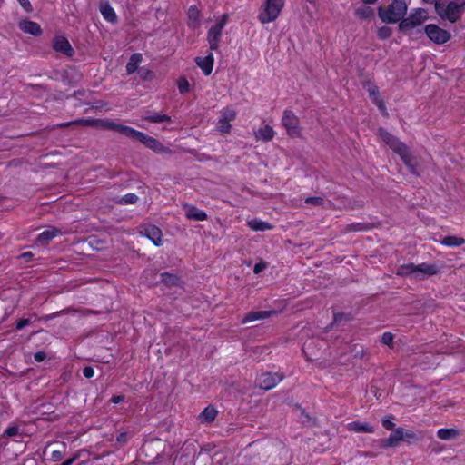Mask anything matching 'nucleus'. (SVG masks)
Instances as JSON below:
<instances>
[{
  "label": "nucleus",
  "mask_w": 465,
  "mask_h": 465,
  "mask_svg": "<svg viewBox=\"0 0 465 465\" xmlns=\"http://www.w3.org/2000/svg\"><path fill=\"white\" fill-rule=\"evenodd\" d=\"M400 157L404 162V163L409 168V170L411 173H413L415 175H419L418 163H417L416 159L411 156L409 150L406 151V153L401 154Z\"/></svg>",
  "instance_id": "obj_23"
},
{
  "label": "nucleus",
  "mask_w": 465,
  "mask_h": 465,
  "mask_svg": "<svg viewBox=\"0 0 465 465\" xmlns=\"http://www.w3.org/2000/svg\"><path fill=\"white\" fill-rule=\"evenodd\" d=\"M401 440H404V430L402 428H398L394 433L391 434L388 438L386 446L395 447Z\"/></svg>",
  "instance_id": "obj_27"
},
{
  "label": "nucleus",
  "mask_w": 465,
  "mask_h": 465,
  "mask_svg": "<svg viewBox=\"0 0 465 465\" xmlns=\"http://www.w3.org/2000/svg\"><path fill=\"white\" fill-rule=\"evenodd\" d=\"M162 235L163 234H143L146 240H150L155 246H161L163 244Z\"/></svg>",
  "instance_id": "obj_37"
},
{
  "label": "nucleus",
  "mask_w": 465,
  "mask_h": 465,
  "mask_svg": "<svg viewBox=\"0 0 465 465\" xmlns=\"http://www.w3.org/2000/svg\"><path fill=\"white\" fill-rule=\"evenodd\" d=\"M20 4L21 7L26 11L27 13H30L33 11L32 5L29 0H17Z\"/></svg>",
  "instance_id": "obj_45"
},
{
  "label": "nucleus",
  "mask_w": 465,
  "mask_h": 465,
  "mask_svg": "<svg viewBox=\"0 0 465 465\" xmlns=\"http://www.w3.org/2000/svg\"><path fill=\"white\" fill-rule=\"evenodd\" d=\"M305 203L312 204L316 206H322L324 204V199L320 196H312L305 199Z\"/></svg>",
  "instance_id": "obj_40"
},
{
  "label": "nucleus",
  "mask_w": 465,
  "mask_h": 465,
  "mask_svg": "<svg viewBox=\"0 0 465 465\" xmlns=\"http://www.w3.org/2000/svg\"><path fill=\"white\" fill-rule=\"evenodd\" d=\"M382 425L386 430H393L395 426V424L392 421L387 419L382 420Z\"/></svg>",
  "instance_id": "obj_51"
},
{
  "label": "nucleus",
  "mask_w": 465,
  "mask_h": 465,
  "mask_svg": "<svg viewBox=\"0 0 465 465\" xmlns=\"http://www.w3.org/2000/svg\"><path fill=\"white\" fill-rule=\"evenodd\" d=\"M188 25L192 28H196L200 25V11L194 5L191 6L188 10Z\"/></svg>",
  "instance_id": "obj_24"
},
{
  "label": "nucleus",
  "mask_w": 465,
  "mask_h": 465,
  "mask_svg": "<svg viewBox=\"0 0 465 465\" xmlns=\"http://www.w3.org/2000/svg\"><path fill=\"white\" fill-rule=\"evenodd\" d=\"M347 321L349 320V316L347 314H344L342 312H338L334 314L332 324L341 322V321Z\"/></svg>",
  "instance_id": "obj_46"
},
{
  "label": "nucleus",
  "mask_w": 465,
  "mask_h": 465,
  "mask_svg": "<svg viewBox=\"0 0 465 465\" xmlns=\"http://www.w3.org/2000/svg\"><path fill=\"white\" fill-rule=\"evenodd\" d=\"M124 397L123 395H114L111 399L112 402H114V404H118V403L124 401Z\"/></svg>",
  "instance_id": "obj_56"
},
{
  "label": "nucleus",
  "mask_w": 465,
  "mask_h": 465,
  "mask_svg": "<svg viewBox=\"0 0 465 465\" xmlns=\"http://www.w3.org/2000/svg\"><path fill=\"white\" fill-rule=\"evenodd\" d=\"M195 62L205 75H209L212 73L214 62L213 54H209L205 57H197Z\"/></svg>",
  "instance_id": "obj_15"
},
{
  "label": "nucleus",
  "mask_w": 465,
  "mask_h": 465,
  "mask_svg": "<svg viewBox=\"0 0 465 465\" xmlns=\"http://www.w3.org/2000/svg\"><path fill=\"white\" fill-rule=\"evenodd\" d=\"M103 127L109 129V130L115 131L119 134L125 135L128 138L132 137L133 133L134 131V129L132 127H129L127 125H123V124L112 122V121H104L103 123Z\"/></svg>",
  "instance_id": "obj_14"
},
{
  "label": "nucleus",
  "mask_w": 465,
  "mask_h": 465,
  "mask_svg": "<svg viewBox=\"0 0 465 465\" xmlns=\"http://www.w3.org/2000/svg\"><path fill=\"white\" fill-rule=\"evenodd\" d=\"M53 47L56 52L62 53L67 56H72L74 54L69 41L64 36H55L53 42Z\"/></svg>",
  "instance_id": "obj_13"
},
{
  "label": "nucleus",
  "mask_w": 465,
  "mask_h": 465,
  "mask_svg": "<svg viewBox=\"0 0 465 465\" xmlns=\"http://www.w3.org/2000/svg\"><path fill=\"white\" fill-rule=\"evenodd\" d=\"M178 88L181 94L188 93L190 90V84L185 78L178 81Z\"/></svg>",
  "instance_id": "obj_41"
},
{
  "label": "nucleus",
  "mask_w": 465,
  "mask_h": 465,
  "mask_svg": "<svg viewBox=\"0 0 465 465\" xmlns=\"http://www.w3.org/2000/svg\"><path fill=\"white\" fill-rule=\"evenodd\" d=\"M138 201V196L134 193H127L122 197L120 203L124 204H134Z\"/></svg>",
  "instance_id": "obj_39"
},
{
  "label": "nucleus",
  "mask_w": 465,
  "mask_h": 465,
  "mask_svg": "<svg viewBox=\"0 0 465 465\" xmlns=\"http://www.w3.org/2000/svg\"><path fill=\"white\" fill-rule=\"evenodd\" d=\"M231 128H232L231 123H229L228 121H225L222 118L218 119V122L216 124V129L221 134H228L231 131Z\"/></svg>",
  "instance_id": "obj_34"
},
{
  "label": "nucleus",
  "mask_w": 465,
  "mask_h": 465,
  "mask_svg": "<svg viewBox=\"0 0 465 465\" xmlns=\"http://www.w3.org/2000/svg\"><path fill=\"white\" fill-rule=\"evenodd\" d=\"M379 229H381V228L378 222L357 223H351L348 226V230L350 232L370 231V230H379Z\"/></svg>",
  "instance_id": "obj_21"
},
{
  "label": "nucleus",
  "mask_w": 465,
  "mask_h": 465,
  "mask_svg": "<svg viewBox=\"0 0 465 465\" xmlns=\"http://www.w3.org/2000/svg\"><path fill=\"white\" fill-rule=\"evenodd\" d=\"M30 320L29 319H24V320H21L19 321L17 323H16V329L18 330H21L22 328L27 326L30 324Z\"/></svg>",
  "instance_id": "obj_53"
},
{
  "label": "nucleus",
  "mask_w": 465,
  "mask_h": 465,
  "mask_svg": "<svg viewBox=\"0 0 465 465\" xmlns=\"http://www.w3.org/2000/svg\"><path fill=\"white\" fill-rule=\"evenodd\" d=\"M364 4L370 5L374 4L377 0H362Z\"/></svg>",
  "instance_id": "obj_63"
},
{
  "label": "nucleus",
  "mask_w": 465,
  "mask_h": 465,
  "mask_svg": "<svg viewBox=\"0 0 465 465\" xmlns=\"http://www.w3.org/2000/svg\"><path fill=\"white\" fill-rule=\"evenodd\" d=\"M248 225L250 229L252 231H267L272 229V226L270 223L262 222L259 219H253L249 221Z\"/></svg>",
  "instance_id": "obj_30"
},
{
  "label": "nucleus",
  "mask_w": 465,
  "mask_h": 465,
  "mask_svg": "<svg viewBox=\"0 0 465 465\" xmlns=\"http://www.w3.org/2000/svg\"><path fill=\"white\" fill-rule=\"evenodd\" d=\"M283 6L284 0H265L258 16L259 21L262 24L274 21L279 16Z\"/></svg>",
  "instance_id": "obj_5"
},
{
  "label": "nucleus",
  "mask_w": 465,
  "mask_h": 465,
  "mask_svg": "<svg viewBox=\"0 0 465 465\" xmlns=\"http://www.w3.org/2000/svg\"><path fill=\"white\" fill-rule=\"evenodd\" d=\"M437 436L440 440H451L458 436V430L455 429H440L437 431Z\"/></svg>",
  "instance_id": "obj_32"
},
{
  "label": "nucleus",
  "mask_w": 465,
  "mask_h": 465,
  "mask_svg": "<svg viewBox=\"0 0 465 465\" xmlns=\"http://www.w3.org/2000/svg\"><path fill=\"white\" fill-rule=\"evenodd\" d=\"M51 457L54 461H58L63 458V453L60 450H54Z\"/></svg>",
  "instance_id": "obj_52"
},
{
  "label": "nucleus",
  "mask_w": 465,
  "mask_h": 465,
  "mask_svg": "<svg viewBox=\"0 0 465 465\" xmlns=\"http://www.w3.org/2000/svg\"><path fill=\"white\" fill-rule=\"evenodd\" d=\"M464 7L465 0H452L448 5H444L440 1L435 2L437 15L450 23H455L461 17Z\"/></svg>",
  "instance_id": "obj_2"
},
{
  "label": "nucleus",
  "mask_w": 465,
  "mask_h": 465,
  "mask_svg": "<svg viewBox=\"0 0 465 465\" xmlns=\"http://www.w3.org/2000/svg\"><path fill=\"white\" fill-rule=\"evenodd\" d=\"M143 119L150 123H163V122L171 123L172 122V119L169 115L159 114V113H153V114L145 115L143 117Z\"/></svg>",
  "instance_id": "obj_31"
},
{
  "label": "nucleus",
  "mask_w": 465,
  "mask_h": 465,
  "mask_svg": "<svg viewBox=\"0 0 465 465\" xmlns=\"http://www.w3.org/2000/svg\"><path fill=\"white\" fill-rule=\"evenodd\" d=\"M266 268V263L265 262H258L254 265V268H253V272L255 274H258L260 273L262 271H263L264 269Z\"/></svg>",
  "instance_id": "obj_49"
},
{
  "label": "nucleus",
  "mask_w": 465,
  "mask_h": 465,
  "mask_svg": "<svg viewBox=\"0 0 465 465\" xmlns=\"http://www.w3.org/2000/svg\"><path fill=\"white\" fill-rule=\"evenodd\" d=\"M217 413L218 411L213 406H208L199 414L198 420L202 424L211 423L215 420Z\"/></svg>",
  "instance_id": "obj_20"
},
{
  "label": "nucleus",
  "mask_w": 465,
  "mask_h": 465,
  "mask_svg": "<svg viewBox=\"0 0 465 465\" xmlns=\"http://www.w3.org/2000/svg\"><path fill=\"white\" fill-rule=\"evenodd\" d=\"M185 215L188 219L194 221H203L207 218L205 212L198 209L193 205L187 204L184 206Z\"/></svg>",
  "instance_id": "obj_17"
},
{
  "label": "nucleus",
  "mask_w": 465,
  "mask_h": 465,
  "mask_svg": "<svg viewBox=\"0 0 465 465\" xmlns=\"http://www.w3.org/2000/svg\"><path fill=\"white\" fill-rule=\"evenodd\" d=\"M132 139L137 140L143 143L146 147L155 152H165L166 148L158 140L153 136L147 135L146 134L137 131L134 129Z\"/></svg>",
  "instance_id": "obj_10"
},
{
  "label": "nucleus",
  "mask_w": 465,
  "mask_h": 465,
  "mask_svg": "<svg viewBox=\"0 0 465 465\" xmlns=\"http://www.w3.org/2000/svg\"><path fill=\"white\" fill-rule=\"evenodd\" d=\"M54 235L55 234H39L35 243L37 245L45 246L50 242V241L54 238Z\"/></svg>",
  "instance_id": "obj_36"
},
{
  "label": "nucleus",
  "mask_w": 465,
  "mask_h": 465,
  "mask_svg": "<svg viewBox=\"0 0 465 465\" xmlns=\"http://www.w3.org/2000/svg\"><path fill=\"white\" fill-rule=\"evenodd\" d=\"M347 429L350 431L357 433H372L374 431L373 427L368 422L361 423L359 421H353L348 423Z\"/></svg>",
  "instance_id": "obj_19"
},
{
  "label": "nucleus",
  "mask_w": 465,
  "mask_h": 465,
  "mask_svg": "<svg viewBox=\"0 0 465 465\" xmlns=\"http://www.w3.org/2000/svg\"><path fill=\"white\" fill-rule=\"evenodd\" d=\"M428 18L427 10L416 8L400 22L399 29L405 34L411 35L416 27L421 25Z\"/></svg>",
  "instance_id": "obj_4"
},
{
  "label": "nucleus",
  "mask_w": 465,
  "mask_h": 465,
  "mask_svg": "<svg viewBox=\"0 0 465 465\" xmlns=\"http://www.w3.org/2000/svg\"><path fill=\"white\" fill-rule=\"evenodd\" d=\"M87 122H88L87 120H83V119H81V120H76V121H74V122H71V123H67V124H64V126H68V125H70V124H85V123H87Z\"/></svg>",
  "instance_id": "obj_61"
},
{
  "label": "nucleus",
  "mask_w": 465,
  "mask_h": 465,
  "mask_svg": "<svg viewBox=\"0 0 465 465\" xmlns=\"http://www.w3.org/2000/svg\"><path fill=\"white\" fill-rule=\"evenodd\" d=\"M441 242L448 246H460L465 242V240L461 237L449 235L444 237Z\"/></svg>",
  "instance_id": "obj_33"
},
{
  "label": "nucleus",
  "mask_w": 465,
  "mask_h": 465,
  "mask_svg": "<svg viewBox=\"0 0 465 465\" xmlns=\"http://www.w3.org/2000/svg\"><path fill=\"white\" fill-rule=\"evenodd\" d=\"M407 12V4L403 0H393L389 5L387 10L383 7H379L378 15L380 18L385 23H397L403 19Z\"/></svg>",
  "instance_id": "obj_3"
},
{
  "label": "nucleus",
  "mask_w": 465,
  "mask_h": 465,
  "mask_svg": "<svg viewBox=\"0 0 465 465\" xmlns=\"http://www.w3.org/2000/svg\"><path fill=\"white\" fill-rule=\"evenodd\" d=\"M32 257L33 253L31 252H24L19 256L20 259H25V261H30Z\"/></svg>",
  "instance_id": "obj_58"
},
{
  "label": "nucleus",
  "mask_w": 465,
  "mask_h": 465,
  "mask_svg": "<svg viewBox=\"0 0 465 465\" xmlns=\"http://www.w3.org/2000/svg\"><path fill=\"white\" fill-rule=\"evenodd\" d=\"M99 10L103 17L110 23H116L117 22V15L114 10V8L109 5L108 2L101 3L99 6Z\"/></svg>",
  "instance_id": "obj_18"
},
{
  "label": "nucleus",
  "mask_w": 465,
  "mask_h": 465,
  "mask_svg": "<svg viewBox=\"0 0 465 465\" xmlns=\"http://www.w3.org/2000/svg\"><path fill=\"white\" fill-rule=\"evenodd\" d=\"M311 344H312V342H311V341H310V342H306V343L304 344V347H303V351H304V352L306 351V350H308V349L310 348Z\"/></svg>",
  "instance_id": "obj_62"
},
{
  "label": "nucleus",
  "mask_w": 465,
  "mask_h": 465,
  "mask_svg": "<svg viewBox=\"0 0 465 465\" xmlns=\"http://www.w3.org/2000/svg\"><path fill=\"white\" fill-rule=\"evenodd\" d=\"M424 32L430 40L437 45H443L451 38V34L449 31L434 24L427 25L424 27Z\"/></svg>",
  "instance_id": "obj_8"
},
{
  "label": "nucleus",
  "mask_w": 465,
  "mask_h": 465,
  "mask_svg": "<svg viewBox=\"0 0 465 465\" xmlns=\"http://www.w3.org/2000/svg\"><path fill=\"white\" fill-rule=\"evenodd\" d=\"M392 35V30L389 26H382L378 30V37L381 40L388 39Z\"/></svg>",
  "instance_id": "obj_38"
},
{
  "label": "nucleus",
  "mask_w": 465,
  "mask_h": 465,
  "mask_svg": "<svg viewBox=\"0 0 465 465\" xmlns=\"http://www.w3.org/2000/svg\"><path fill=\"white\" fill-rule=\"evenodd\" d=\"M19 28L26 33L35 36H38L42 33L40 25L36 22L30 20H23L19 23Z\"/></svg>",
  "instance_id": "obj_16"
},
{
  "label": "nucleus",
  "mask_w": 465,
  "mask_h": 465,
  "mask_svg": "<svg viewBox=\"0 0 465 465\" xmlns=\"http://www.w3.org/2000/svg\"><path fill=\"white\" fill-rule=\"evenodd\" d=\"M44 230L41 232H45V233H47V232H60V230L54 227V226H51V225H45L44 227Z\"/></svg>",
  "instance_id": "obj_50"
},
{
  "label": "nucleus",
  "mask_w": 465,
  "mask_h": 465,
  "mask_svg": "<svg viewBox=\"0 0 465 465\" xmlns=\"http://www.w3.org/2000/svg\"><path fill=\"white\" fill-rule=\"evenodd\" d=\"M277 311L275 310H270V311H252L248 313H246L241 322L242 324L251 323L256 321H262L265 319H268L270 317L277 315Z\"/></svg>",
  "instance_id": "obj_12"
},
{
  "label": "nucleus",
  "mask_w": 465,
  "mask_h": 465,
  "mask_svg": "<svg viewBox=\"0 0 465 465\" xmlns=\"http://www.w3.org/2000/svg\"><path fill=\"white\" fill-rule=\"evenodd\" d=\"M274 131L272 126L265 125L262 128H260L256 133L255 136L258 140H262L265 142L271 141L274 136Z\"/></svg>",
  "instance_id": "obj_26"
},
{
  "label": "nucleus",
  "mask_w": 465,
  "mask_h": 465,
  "mask_svg": "<svg viewBox=\"0 0 465 465\" xmlns=\"http://www.w3.org/2000/svg\"><path fill=\"white\" fill-rule=\"evenodd\" d=\"M415 439V434L412 431H404V440Z\"/></svg>",
  "instance_id": "obj_59"
},
{
  "label": "nucleus",
  "mask_w": 465,
  "mask_h": 465,
  "mask_svg": "<svg viewBox=\"0 0 465 465\" xmlns=\"http://www.w3.org/2000/svg\"><path fill=\"white\" fill-rule=\"evenodd\" d=\"M373 103L377 105L378 109L383 115H385V116L389 115L386 106H385V104H384V101L381 98L376 99V101Z\"/></svg>",
  "instance_id": "obj_44"
},
{
  "label": "nucleus",
  "mask_w": 465,
  "mask_h": 465,
  "mask_svg": "<svg viewBox=\"0 0 465 465\" xmlns=\"http://www.w3.org/2000/svg\"><path fill=\"white\" fill-rule=\"evenodd\" d=\"M64 311L57 312L54 313L53 315H51V316H49V317H50V318H54V317H55V316L59 315V314H61V313H64Z\"/></svg>",
  "instance_id": "obj_64"
},
{
  "label": "nucleus",
  "mask_w": 465,
  "mask_h": 465,
  "mask_svg": "<svg viewBox=\"0 0 465 465\" xmlns=\"http://www.w3.org/2000/svg\"><path fill=\"white\" fill-rule=\"evenodd\" d=\"M34 358L37 362H41L46 358V355L44 351H38L35 354Z\"/></svg>",
  "instance_id": "obj_54"
},
{
  "label": "nucleus",
  "mask_w": 465,
  "mask_h": 465,
  "mask_svg": "<svg viewBox=\"0 0 465 465\" xmlns=\"http://www.w3.org/2000/svg\"><path fill=\"white\" fill-rule=\"evenodd\" d=\"M282 124L291 137H299L301 135L300 120L291 110H284L282 117Z\"/></svg>",
  "instance_id": "obj_6"
},
{
  "label": "nucleus",
  "mask_w": 465,
  "mask_h": 465,
  "mask_svg": "<svg viewBox=\"0 0 465 465\" xmlns=\"http://www.w3.org/2000/svg\"><path fill=\"white\" fill-rule=\"evenodd\" d=\"M368 93L370 94V97L372 99V102H375L376 99H380L381 97L379 96V89L376 85L374 84H371L369 87H368Z\"/></svg>",
  "instance_id": "obj_42"
},
{
  "label": "nucleus",
  "mask_w": 465,
  "mask_h": 465,
  "mask_svg": "<svg viewBox=\"0 0 465 465\" xmlns=\"http://www.w3.org/2000/svg\"><path fill=\"white\" fill-rule=\"evenodd\" d=\"M161 282L168 287L178 286L180 284V278L173 273L163 272L161 273Z\"/></svg>",
  "instance_id": "obj_28"
},
{
  "label": "nucleus",
  "mask_w": 465,
  "mask_h": 465,
  "mask_svg": "<svg viewBox=\"0 0 465 465\" xmlns=\"http://www.w3.org/2000/svg\"><path fill=\"white\" fill-rule=\"evenodd\" d=\"M440 271L437 264L434 263H407L400 266L397 274L403 277H411L416 280H425L435 275Z\"/></svg>",
  "instance_id": "obj_1"
},
{
  "label": "nucleus",
  "mask_w": 465,
  "mask_h": 465,
  "mask_svg": "<svg viewBox=\"0 0 465 465\" xmlns=\"http://www.w3.org/2000/svg\"><path fill=\"white\" fill-rule=\"evenodd\" d=\"M117 441L120 443H125L127 441V433L122 432L117 437Z\"/></svg>",
  "instance_id": "obj_57"
},
{
  "label": "nucleus",
  "mask_w": 465,
  "mask_h": 465,
  "mask_svg": "<svg viewBox=\"0 0 465 465\" xmlns=\"http://www.w3.org/2000/svg\"><path fill=\"white\" fill-rule=\"evenodd\" d=\"M284 378L283 374L281 373H262L258 378V385L261 389L268 391L274 388Z\"/></svg>",
  "instance_id": "obj_11"
},
{
  "label": "nucleus",
  "mask_w": 465,
  "mask_h": 465,
  "mask_svg": "<svg viewBox=\"0 0 465 465\" xmlns=\"http://www.w3.org/2000/svg\"><path fill=\"white\" fill-rule=\"evenodd\" d=\"M378 134L381 140L400 156L403 153H406V151H408L407 146L402 142H401L397 137L390 134L385 129L379 128Z\"/></svg>",
  "instance_id": "obj_9"
},
{
  "label": "nucleus",
  "mask_w": 465,
  "mask_h": 465,
  "mask_svg": "<svg viewBox=\"0 0 465 465\" xmlns=\"http://www.w3.org/2000/svg\"><path fill=\"white\" fill-rule=\"evenodd\" d=\"M18 427L16 426H12V427H9L6 430H5V434L9 437H13V436H15L18 434Z\"/></svg>",
  "instance_id": "obj_48"
},
{
  "label": "nucleus",
  "mask_w": 465,
  "mask_h": 465,
  "mask_svg": "<svg viewBox=\"0 0 465 465\" xmlns=\"http://www.w3.org/2000/svg\"><path fill=\"white\" fill-rule=\"evenodd\" d=\"M76 459H77V456L72 457V458L66 460L65 461H64L61 465H72Z\"/></svg>",
  "instance_id": "obj_60"
},
{
  "label": "nucleus",
  "mask_w": 465,
  "mask_h": 465,
  "mask_svg": "<svg viewBox=\"0 0 465 465\" xmlns=\"http://www.w3.org/2000/svg\"><path fill=\"white\" fill-rule=\"evenodd\" d=\"M235 117H236V113L233 109L224 108L223 110L221 111L220 118H222L225 121H228L229 123L233 121L235 119Z\"/></svg>",
  "instance_id": "obj_35"
},
{
  "label": "nucleus",
  "mask_w": 465,
  "mask_h": 465,
  "mask_svg": "<svg viewBox=\"0 0 465 465\" xmlns=\"http://www.w3.org/2000/svg\"><path fill=\"white\" fill-rule=\"evenodd\" d=\"M140 232H143V231H141ZM143 232H161V230L154 225H150L149 227L144 229Z\"/></svg>",
  "instance_id": "obj_55"
},
{
  "label": "nucleus",
  "mask_w": 465,
  "mask_h": 465,
  "mask_svg": "<svg viewBox=\"0 0 465 465\" xmlns=\"http://www.w3.org/2000/svg\"><path fill=\"white\" fill-rule=\"evenodd\" d=\"M393 341V335L391 332H385L382 334L381 342L384 345L391 346Z\"/></svg>",
  "instance_id": "obj_43"
},
{
  "label": "nucleus",
  "mask_w": 465,
  "mask_h": 465,
  "mask_svg": "<svg viewBox=\"0 0 465 465\" xmlns=\"http://www.w3.org/2000/svg\"><path fill=\"white\" fill-rule=\"evenodd\" d=\"M213 460V465H223L222 459L220 458V455L216 453L213 457H211L208 451L206 450H201L197 457H196V462L198 464L200 463H209Z\"/></svg>",
  "instance_id": "obj_22"
},
{
  "label": "nucleus",
  "mask_w": 465,
  "mask_h": 465,
  "mask_svg": "<svg viewBox=\"0 0 465 465\" xmlns=\"http://www.w3.org/2000/svg\"><path fill=\"white\" fill-rule=\"evenodd\" d=\"M228 20V15L224 14L221 19L213 25L207 34V40L211 50H217L222 36V31L224 28Z\"/></svg>",
  "instance_id": "obj_7"
},
{
  "label": "nucleus",
  "mask_w": 465,
  "mask_h": 465,
  "mask_svg": "<svg viewBox=\"0 0 465 465\" xmlns=\"http://www.w3.org/2000/svg\"><path fill=\"white\" fill-rule=\"evenodd\" d=\"M354 15L360 19L368 20L374 16V12L371 7L362 5L355 10Z\"/></svg>",
  "instance_id": "obj_29"
},
{
  "label": "nucleus",
  "mask_w": 465,
  "mask_h": 465,
  "mask_svg": "<svg viewBox=\"0 0 465 465\" xmlns=\"http://www.w3.org/2000/svg\"><path fill=\"white\" fill-rule=\"evenodd\" d=\"M142 61V54L135 53L131 55L129 61L126 64V73L127 74H134L137 69Z\"/></svg>",
  "instance_id": "obj_25"
},
{
  "label": "nucleus",
  "mask_w": 465,
  "mask_h": 465,
  "mask_svg": "<svg viewBox=\"0 0 465 465\" xmlns=\"http://www.w3.org/2000/svg\"><path fill=\"white\" fill-rule=\"evenodd\" d=\"M83 373L85 378L90 379L94 376V369L91 366H86L83 370Z\"/></svg>",
  "instance_id": "obj_47"
}]
</instances>
